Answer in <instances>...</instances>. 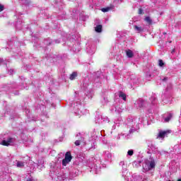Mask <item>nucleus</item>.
<instances>
[{"instance_id":"7ed1b4c3","label":"nucleus","mask_w":181,"mask_h":181,"mask_svg":"<svg viewBox=\"0 0 181 181\" xmlns=\"http://www.w3.org/2000/svg\"><path fill=\"white\" fill-rule=\"evenodd\" d=\"M146 104V102L142 99H139L136 103H135V105L136 107H139L140 108L144 107Z\"/></svg>"},{"instance_id":"6e6552de","label":"nucleus","mask_w":181,"mask_h":181,"mask_svg":"<svg viewBox=\"0 0 181 181\" xmlns=\"http://www.w3.org/2000/svg\"><path fill=\"white\" fill-rule=\"evenodd\" d=\"M95 32H97L98 33H100L102 32L103 30V25H98L95 28Z\"/></svg>"},{"instance_id":"393cba45","label":"nucleus","mask_w":181,"mask_h":181,"mask_svg":"<svg viewBox=\"0 0 181 181\" xmlns=\"http://www.w3.org/2000/svg\"><path fill=\"white\" fill-rule=\"evenodd\" d=\"M177 181H181V179H179Z\"/></svg>"},{"instance_id":"20e7f679","label":"nucleus","mask_w":181,"mask_h":181,"mask_svg":"<svg viewBox=\"0 0 181 181\" xmlns=\"http://www.w3.org/2000/svg\"><path fill=\"white\" fill-rule=\"evenodd\" d=\"M168 134H170V131H169V130L160 131V132H159L158 137L159 138H165V136H166V135H168Z\"/></svg>"},{"instance_id":"aec40b11","label":"nucleus","mask_w":181,"mask_h":181,"mask_svg":"<svg viewBox=\"0 0 181 181\" xmlns=\"http://www.w3.org/2000/svg\"><path fill=\"white\" fill-rule=\"evenodd\" d=\"M139 15L142 14V9L139 8Z\"/></svg>"},{"instance_id":"b1692460","label":"nucleus","mask_w":181,"mask_h":181,"mask_svg":"<svg viewBox=\"0 0 181 181\" xmlns=\"http://www.w3.org/2000/svg\"><path fill=\"white\" fill-rule=\"evenodd\" d=\"M26 181H32V180L29 179V180H27Z\"/></svg>"},{"instance_id":"412c9836","label":"nucleus","mask_w":181,"mask_h":181,"mask_svg":"<svg viewBox=\"0 0 181 181\" xmlns=\"http://www.w3.org/2000/svg\"><path fill=\"white\" fill-rule=\"evenodd\" d=\"M9 72H10V74H12L13 73V69H10Z\"/></svg>"},{"instance_id":"f257e3e1","label":"nucleus","mask_w":181,"mask_h":181,"mask_svg":"<svg viewBox=\"0 0 181 181\" xmlns=\"http://www.w3.org/2000/svg\"><path fill=\"white\" fill-rule=\"evenodd\" d=\"M155 166H156V163H155V160L152 158H150L148 160H146L144 165V169L146 170V172H148L155 168Z\"/></svg>"},{"instance_id":"4468645a","label":"nucleus","mask_w":181,"mask_h":181,"mask_svg":"<svg viewBox=\"0 0 181 181\" xmlns=\"http://www.w3.org/2000/svg\"><path fill=\"white\" fill-rule=\"evenodd\" d=\"M23 166H24L23 162H22V161H18V162L17 163V167H18V168H23Z\"/></svg>"},{"instance_id":"f8f14e48","label":"nucleus","mask_w":181,"mask_h":181,"mask_svg":"<svg viewBox=\"0 0 181 181\" xmlns=\"http://www.w3.org/2000/svg\"><path fill=\"white\" fill-rule=\"evenodd\" d=\"M77 77V73L74 72L70 76V80H74Z\"/></svg>"},{"instance_id":"1a4fd4ad","label":"nucleus","mask_w":181,"mask_h":181,"mask_svg":"<svg viewBox=\"0 0 181 181\" xmlns=\"http://www.w3.org/2000/svg\"><path fill=\"white\" fill-rule=\"evenodd\" d=\"M119 97L120 98H122V100H124V101L127 100V95L123 92H119Z\"/></svg>"},{"instance_id":"ddd939ff","label":"nucleus","mask_w":181,"mask_h":181,"mask_svg":"<svg viewBox=\"0 0 181 181\" xmlns=\"http://www.w3.org/2000/svg\"><path fill=\"white\" fill-rule=\"evenodd\" d=\"M101 11L102 12H108L109 11H111V7L103 8Z\"/></svg>"},{"instance_id":"423d86ee","label":"nucleus","mask_w":181,"mask_h":181,"mask_svg":"<svg viewBox=\"0 0 181 181\" xmlns=\"http://www.w3.org/2000/svg\"><path fill=\"white\" fill-rule=\"evenodd\" d=\"M134 28L136 32H138V33H141V32H144V28L142 27L134 25Z\"/></svg>"},{"instance_id":"bb28decb","label":"nucleus","mask_w":181,"mask_h":181,"mask_svg":"<svg viewBox=\"0 0 181 181\" xmlns=\"http://www.w3.org/2000/svg\"><path fill=\"white\" fill-rule=\"evenodd\" d=\"M120 163H122V162H121Z\"/></svg>"},{"instance_id":"6ab92c4d","label":"nucleus","mask_w":181,"mask_h":181,"mask_svg":"<svg viewBox=\"0 0 181 181\" xmlns=\"http://www.w3.org/2000/svg\"><path fill=\"white\" fill-rule=\"evenodd\" d=\"M4 11V6L0 5V12H2Z\"/></svg>"},{"instance_id":"a211bd4d","label":"nucleus","mask_w":181,"mask_h":181,"mask_svg":"<svg viewBox=\"0 0 181 181\" xmlns=\"http://www.w3.org/2000/svg\"><path fill=\"white\" fill-rule=\"evenodd\" d=\"M75 145H76V146H78L80 145V140H76V141H75Z\"/></svg>"},{"instance_id":"9d476101","label":"nucleus","mask_w":181,"mask_h":181,"mask_svg":"<svg viewBox=\"0 0 181 181\" xmlns=\"http://www.w3.org/2000/svg\"><path fill=\"white\" fill-rule=\"evenodd\" d=\"M127 57H129V58L134 57V52H132V50L129 49L127 51Z\"/></svg>"},{"instance_id":"5701e85b","label":"nucleus","mask_w":181,"mask_h":181,"mask_svg":"<svg viewBox=\"0 0 181 181\" xmlns=\"http://www.w3.org/2000/svg\"><path fill=\"white\" fill-rule=\"evenodd\" d=\"M2 62H4V59H0V63H2Z\"/></svg>"},{"instance_id":"a878e982","label":"nucleus","mask_w":181,"mask_h":181,"mask_svg":"<svg viewBox=\"0 0 181 181\" xmlns=\"http://www.w3.org/2000/svg\"><path fill=\"white\" fill-rule=\"evenodd\" d=\"M166 80V78L163 79V81Z\"/></svg>"},{"instance_id":"39448f33","label":"nucleus","mask_w":181,"mask_h":181,"mask_svg":"<svg viewBox=\"0 0 181 181\" xmlns=\"http://www.w3.org/2000/svg\"><path fill=\"white\" fill-rule=\"evenodd\" d=\"M65 160H68L69 162H71V153H70V151L66 152V153L65 154Z\"/></svg>"},{"instance_id":"f3484780","label":"nucleus","mask_w":181,"mask_h":181,"mask_svg":"<svg viewBox=\"0 0 181 181\" xmlns=\"http://www.w3.org/2000/svg\"><path fill=\"white\" fill-rule=\"evenodd\" d=\"M158 64H159L160 67H163V66L164 64L163 61H162V59H160L158 61Z\"/></svg>"},{"instance_id":"9b49d317","label":"nucleus","mask_w":181,"mask_h":181,"mask_svg":"<svg viewBox=\"0 0 181 181\" xmlns=\"http://www.w3.org/2000/svg\"><path fill=\"white\" fill-rule=\"evenodd\" d=\"M144 21H146V22H147V23H148V25H151L152 23V19H151V17H146Z\"/></svg>"},{"instance_id":"4be33fe9","label":"nucleus","mask_w":181,"mask_h":181,"mask_svg":"<svg viewBox=\"0 0 181 181\" xmlns=\"http://www.w3.org/2000/svg\"><path fill=\"white\" fill-rule=\"evenodd\" d=\"M107 158H111V153H107Z\"/></svg>"},{"instance_id":"dca6fc26","label":"nucleus","mask_w":181,"mask_h":181,"mask_svg":"<svg viewBox=\"0 0 181 181\" xmlns=\"http://www.w3.org/2000/svg\"><path fill=\"white\" fill-rule=\"evenodd\" d=\"M127 154L129 156H132L134 155V151L132 150H129L128 152H127Z\"/></svg>"},{"instance_id":"f03ea898","label":"nucleus","mask_w":181,"mask_h":181,"mask_svg":"<svg viewBox=\"0 0 181 181\" xmlns=\"http://www.w3.org/2000/svg\"><path fill=\"white\" fill-rule=\"evenodd\" d=\"M13 138H8L7 140H3L1 141V145H4V146H9V145L13 144Z\"/></svg>"},{"instance_id":"0eeeda50","label":"nucleus","mask_w":181,"mask_h":181,"mask_svg":"<svg viewBox=\"0 0 181 181\" xmlns=\"http://www.w3.org/2000/svg\"><path fill=\"white\" fill-rule=\"evenodd\" d=\"M173 117V115L172 113H168L167 117L164 119V122H169V121L172 119Z\"/></svg>"},{"instance_id":"2eb2a0df","label":"nucleus","mask_w":181,"mask_h":181,"mask_svg":"<svg viewBox=\"0 0 181 181\" xmlns=\"http://www.w3.org/2000/svg\"><path fill=\"white\" fill-rule=\"evenodd\" d=\"M70 161H69V160H65V159H64L63 160H62V165H63V166H66L67 165V163H69Z\"/></svg>"}]
</instances>
